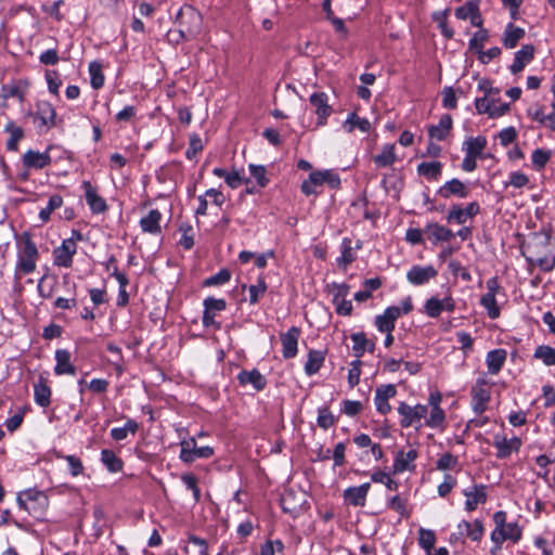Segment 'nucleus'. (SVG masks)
I'll return each mask as SVG.
<instances>
[{"instance_id": "nucleus-1", "label": "nucleus", "mask_w": 555, "mask_h": 555, "mask_svg": "<svg viewBox=\"0 0 555 555\" xmlns=\"http://www.w3.org/2000/svg\"><path fill=\"white\" fill-rule=\"evenodd\" d=\"M15 242L17 261L14 271L13 292L15 302L23 305L31 299V292H27L26 285L33 284V279L28 275L35 272V242L29 231H24L21 234L15 233Z\"/></svg>"}, {"instance_id": "nucleus-2", "label": "nucleus", "mask_w": 555, "mask_h": 555, "mask_svg": "<svg viewBox=\"0 0 555 555\" xmlns=\"http://www.w3.org/2000/svg\"><path fill=\"white\" fill-rule=\"evenodd\" d=\"M202 14L192 5L181 7L176 14V23L179 24V40H190L196 37L202 29Z\"/></svg>"}, {"instance_id": "nucleus-3", "label": "nucleus", "mask_w": 555, "mask_h": 555, "mask_svg": "<svg viewBox=\"0 0 555 555\" xmlns=\"http://www.w3.org/2000/svg\"><path fill=\"white\" fill-rule=\"evenodd\" d=\"M328 184L332 189H337L340 185V179L333 170H318L312 171L309 178L301 183V192L307 195H318L319 188L323 184Z\"/></svg>"}, {"instance_id": "nucleus-4", "label": "nucleus", "mask_w": 555, "mask_h": 555, "mask_svg": "<svg viewBox=\"0 0 555 555\" xmlns=\"http://www.w3.org/2000/svg\"><path fill=\"white\" fill-rule=\"evenodd\" d=\"M30 87V81L26 79H13L3 83L0 90V105L8 106L10 102L23 104Z\"/></svg>"}, {"instance_id": "nucleus-5", "label": "nucleus", "mask_w": 555, "mask_h": 555, "mask_svg": "<svg viewBox=\"0 0 555 555\" xmlns=\"http://www.w3.org/2000/svg\"><path fill=\"white\" fill-rule=\"evenodd\" d=\"M398 413L401 416V427L409 428L416 425V428H420L422 418L426 417L428 413V406L424 404L410 405L405 402H400Z\"/></svg>"}, {"instance_id": "nucleus-6", "label": "nucleus", "mask_w": 555, "mask_h": 555, "mask_svg": "<svg viewBox=\"0 0 555 555\" xmlns=\"http://www.w3.org/2000/svg\"><path fill=\"white\" fill-rule=\"evenodd\" d=\"M180 446V460L184 463H192L196 459H208L214 454V450L210 447L197 448L194 438L181 441Z\"/></svg>"}, {"instance_id": "nucleus-7", "label": "nucleus", "mask_w": 555, "mask_h": 555, "mask_svg": "<svg viewBox=\"0 0 555 555\" xmlns=\"http://www.w3.org/2000/svg\"><path fill=\"white\" fill-rule=\"evenodd\" d=\"M482 535L483 525L481 520L476 519L474 522L463 520L457 525V531L451 534L450 540L456 541L464 537H468L473 541L477 542L481 540Z\"/></svg>"}, {"instance_id": "nucleus-8", "label": "nucleus", "mask_w": 555, "mask_h": 555, "mask_svg": "<svg viewBox=\"0 0 555 555\" xmlns=\"http://www.w3.org/2000/svg\"><path fill=\"white\" fill-rule=\"evenodd\" d=\"M438 272L434 266H412L406 272V280L415 286L424 285L437 276Z\"/></svg>"}, {"instance_id": "nucleus-9", "label": "nucleus", "mask_w": 555, "mask_h": 555, "mask_svg": "<svg viewBox=\"0 0 555 555\" xmlns=\"http://www.w3.org/2000/svg\"><path fill=\"white\" fill-rule=\"evenodd\" d=\"M493 446L496 449V457L506 459L520 449L521 440L518 437L507 439L505 436L498 434L493 438Z\"/></svg>"}, {"instance_id": "nucleus-10", "label": "nucleus", "mask_w": 555, "mask_h": 555, "mask_svg": "<svg viewBox=\"0 0 555 555\" xmlns=\"http://www.w3.org/2000/svg\"><path fill=\"white\" fill-rule=\"evenodd\" d=\"M486 486L483 485H473L463 490V494L466 498L465 501V509L467 512H473L477 508L479 504H483L487 501V492Z\"/></svg>"}, {"instance_id": "nucleus-11", "label": "nucleus", "mask_w": 555, "mask_h": 555, "mask_svg": "<svg viewBox=\"0 0 555 555\" xmlns=\"http://www.w3.org/2000/svg\"><path fill=\"white\" fill-rule=\"evenodd\" d=\"M310 104L314 107L318 116V125H324L325 119L332 114V106L328 105V96L324 92H314L310 95Z\"/></svg>"}, {"instance_id": "nucleus-12", "label": "nucleus", "mask_w": 555, "mask_h": 555, "mask_svg": "<svg viewBox=\"0 0 555 555\" xmlns=\"http://www.w3.org/2000/svg\"><path fill=\"white\" fill-rule=\"evenodd\" d=\"M490 392L485 387V380H478L472 389V406L476 414L480 415L487 410Z\"/></svg>"}, {"instance_id": "nucleus-13", "label": "nucleus", "mask_w": 555, "mask_h": 555, "mask_svg": "<svg viewBox=\"0 0 555 555\" xmlns=\"http://www.w3.org/2000/svg\"><path fill=\"white\" fill-rule=\"evenodd\" d=\"M76 250L77 245L74 238L64 240L62 245L54 250L55 263L65 268L70 267Z\"/></svg>"}, {"instance_id": "nucleus-14", "label": "nucleus", "mask_w": 555, "mask_h": 555, "mask_svg": "<svg viewBox=\"0 0 555 555\" xmlns=\"http://www.w3.org/2000/svg\"><path fill=\"white\" fill-rule=\"evenodd\" d=\"M396 393H397L396 386L391 385V384H389V385H382V386L376 388L374 402H375V405H376V410L380 414L385 415L388 412H390L391 406L388 403V400L390 398H393L396 396Z\"/></svg>"}, {"instance_id": "nucleus-15", "label": "nucleus", "mask_w": 555, "mask_h": 555, "mask_svg": "<svg viewBox=\"0 0 555 555\" xmlns=\"http://www.w3.org/2000/svg\"><path fill=\"white\" fill-rule=\"evenodd\" d=\"M418 452L415 449L409 451H398L393 461V473L401 474L405 470L415 469L414 461L417 459Z\"/></svg>"}, {"instance_id": "nucleus-16", "label": "nucleus", "mask_w": 555, "mask_h": 555, "mask_svg": "<svg viewBox=\"0 0 555 555\" xmlns=\"http://www.w3.org/2000/svg\"><path fill=\"white\" fill-rule=\"evenodd\" d=\"M371 485L364 482L358 487H349L344 491V500L352 506H364Z\"/></svg>"}, {"instance_id": "nucleus-17", "label": "nucleus", "mask_w": 555, "mask_h": 555, "mask_svg": "<svg viewBox=\"0 0 555 555\" xmlns=\"http://www.w3.org/2000/svg\"><path fill=\"white\" fill-rule=\"evenodd\" d=\"M300 331L293 326L286 333L282 334V353L285 359L294 358L297 354V346Z\"/></svg>"}, {"instance_id": "nucleus-18", "label": "nucleus", "mask_w": 555, "mask_h": 555, "mask_svg": "<svg viewBox=\"0 0 555 555\" xmlns=\"http://www.w3.org/2000/svg\"><path fill=\"white\" fill-rule=\"evenodd\" d=\"M535 48L532 44H524L520 50L515 53L514 62L509 66L512 74L520 73L525 66L534 57Z\"/></svg>"}, {"instance_id": "nucleus-19", "label": "nucleus", "mask_w": 555, "mask_h": 555, "mask_svg": "<svg viewBox=\"0 0 555 555\" xmlns=\"http://www.w3.org/2000/svg\"><path fill=\"white\" fill-rule=\"evenodd\" d=\"M204 315H203V324L206 327L216 326L217 323L215 321L216 312L222 311L225 309V301L223 299H216L209 297L204 300Z\"/></svg>"}, {"instance_id": "nucleus-20", "label": "nucleus", "mask_w": 555, "mask_h": 555, "mask_svg": "<svg viewBox=\"0 0 555 555\" xmlns=\"http://www.w3.org/2000/svg\"><path fill=\"white\" fill-rule=\"evenodd\" d=\"M427 240L433 244L439 242H449L454 237V233L439 223H430L424 230Z\"/></svg>"}, {"instance_id": "nucleus-21", "label": "nucleus", "mask_w": 555, "mask_h": 555, "mask_svg": "<svg viewBox=\"0 0 555 555\" xmlns=\"http://www.w3.org/2000/svg\"><path fill=\"white\" fill-rule=\"evenodd\" d=\"M478 212H479V205L476 202L468 204L466 208H462L460 205H455L450 209L448 219L454 220L459 224H463L469 218L476 216Z\"/></svg>"}, {"instance_id": "nucleus-22", "label": "nucleus", "mask_w": 555, "mask_h": 555, "mask_svg": "<svg viewBox=\"0 0 555 555\" xmlns=\"http://www.w3.org/2000/svg\"><path fill=\"white\" fill-rule=\"evenodd\" d=\"M438 194L442 198H449L453 195L465 198L468 195V189L459 179H452L439 188Z\"/></svg>"}, {"instance_id": "nucleus-23", "label": "nucleus", "mask_w": 555, "mask_h": 555, "mask_svg": "<svg viewBox=\"0 0 555 555\" xmlns=\"http://www.w3.org/2000/svg\"><path fill=\"white\" fill-rule=\"evenodd\" d=\"M82 188L85 190V197L87 204L90 206L93 212L100 214L107 209V205L104 198L96 194V190L92 186V184L89 181H85L82 183Z\"/></svg>"}, {"instance_id": "nucleus-24", "label": "nucleus", "mask_w": 555, "mask_h": 555, "mask_svg": "<svg viewBox=\"0 0 555 555\" xmlns=\"http://www.w3.org/2000/svg\"><path fill=\"white\" fill-rule=\"evenodd\" d=\"M452 129V117L444 114L440 117L438 125H431L428 128L429 139H446Z\"/></svg>"}, {"instance_id": "nucleus-25", "label": "nucleus", "mask_w": 555, "mask_h": 555, "mask_svg": "<svg viewBox=\"0 0 555 555\" xmlns=\"http://www.w3.org/2000/svg\"><path fill=\"white\" fill-rule=\"evenodd\" d=\"M336 294L334 295V304L336 305V312L340 315H349L352 311V304L350 300L345 299L348 294L349 287L345 284L336 286Z\"/></svg>"}, {"instance_id": "nucleus-26", "label": "nucleus", "mask_w": 555, "mask_h": 555, "mask_svg": "<svg viewBox=\"0 0 555 555\" xmlns=\"http://www.w3.org/2000/svg\"><path fill=\"white\" fill-rule=\"evenodd\" d=\"M55 109L48 102L37 103V121L40 120L39 127L49 129L55 124Z\"/></svg>"}, {"instance_id": "nucleus-27", "label": "nucleus", "mask_w": 555, "mask_h": 555, "mask_svg": "<svg viewBox=\"0 0 555 555\" xmlns=\"http://www.w3.org/2000/svg\"><path fill=\"white\" fill-rule=\"evenodd\" d=\"M506 360V351L504 349H494L487 353L486 363L490 374H498Z\"/></svg>"}, {"instance_id": "nucleus-28", "label": "nucleus", "mask_w": 555, "mask_h": 555, "mask_svg": "<svg viewBox=\"0 0 555 555\" xmlns=\"http://www.w3.org/2000/svg\"><path fill=\"white\" fill-rule=\"evenodd\" d=\"M242 385L250 384L256 390H262L267 380L258 370L242 371L237 376Z\"/></svg>"}, {"instance_id": "nucleus-29", "label": "nucleus", "mask_w": 555, "mask_h": 555, "mask_svg": "<svg viewBox=\"0 0 555 555\" xmlns=\"http://www.w3.org/2000/svg\"><path fill=\"white\" fill-rule=\"evenodd\" d=\"M525 29L508 23L504 30L503 46L513 49L525 37Z\"/></svg>"}, {"instance_id": "nucleus-30", "label": "nucleus", "mask_w": 555, "mask_h": 555, "mask_svg": "<svg viewBox=\"0 0 555 555\" xmlns=\"http://www.w3.org/2000/svg\"><path fill=\"white\" fill-rule=\"evenodd\" d=\"M160 219L162 215L158 210L152 209L150 212L143 217L140 221V225L143 232H147L151 234H158L160 232Z\"/></svg>"}, {"instance_id": "nucleus-31", "label": "nucleus", "mask_w": 555, "mask_h": 555, "mask_svg": "<svg viewBox=\"0 0 555 555\" xmlns=\"http://www.w3.org/2000/svg\"><path fill=\"white\" fill-rule=\"evenodd\" d=\"M343 127L348 133H351L356 128L366 133L371 130V122L366 118L358 116L356 113H350L344 121Z\"/></svg>"}, {"instance_id": "nucleus-32", "label": "nucleus", "mask_w": 555, "mask_h": 555, "mask_svg": "<svg viewBox=\"0 0 555 555\" xmlns=\"http://www.w3.org/2000/svg\"><path fill=\"white\" fill-rule=\"evenodd\" d=\"M56 365L55 373L62 374H74L75 367L70 364V354L67 350H56L55 352Z\"/></svg>"}, {"instance_id": "nucleus-33", "label": "nucleus", "mask_w": 555, "mask_h": 555, "mask_svg": "<svg viewBox=\"0 0 555 555\" xmlns=\"http://www.w3.org/2000/svg\"><path fill=\"white\" fill-rule=\"evenodd\" d=\"M397 159L393 144H386L383 151L373 157L377 167L391 166Z\"/></svg>"}, {"instance_id": "nucleus-34", "label": "nucleus", "mask_w": 555, "mask_h": 555, "mask_svg": "<svg viewBox=\"0 0 555 555\" xmlns=\"http://www.w3.org/2000/svg\"><path fill=\"white\" fill-rule=\"evenodd\" d=\"M324 362V353L319 350H310L305 364V372L308 376L315 374Z\"/></svg>"}, {"instance_id": "nucleus-35", "label": "nucleus", "mask_w": 555, "mask_h": 555, "mask_svg": "<svg viewBox=\"0 0 555 555\" xmlns=\"http://www.w3.org/2000/svg\"><path fill=\"white\" fill-rule=\"evenodd\" d=\"M341 256L337 259L339 267L347 268L356 259V253L353 251L351 240L344 238L340 244Z\"/></svg>"}, {"instance_id": "nucleus-36", "label": "nucleus", "mask_w": 555, "mask_h": 555, "mask_svg": "<svg viewBox=\"0 0 555 555\" xmlns=\"http://www.w3.org/2000/svg\"><path fill=\"white\" fill-rule=\"evenodd\" d=\"M441 168L440 162H423L417 166V172L427 179H437L441 173Z\"/></svg>"}, {"instance_id": "nucleus-37", "label": "nucleus", "mask_w": 555, "mask_h": 555, "mask_svg": "<svg viewBox=\"0 0 555 555\" xmlns=\"http://www.w3.org/2000/svg\"><path fill=\"white\" fill-rule=\"evenodd\" d=\"M101 461L112 473L120 472L122 468V462L116 454L108 449H104L101 452Z\"/></svg>"}, {"instance_id": "nucleus-38", "label": "nucleus", "mask_w": 555, "mask_h": 555, "mask_svg": "<svg viewBox=\"0 0 555 555\" xmlns=\"http://www.w3.org/2000/svg\"><path fill=\"white\" fill-rule=\"evenodd\" d=\"M138 430V424L133 420H128L124 427H116L111 430L114 440L120 441L127 438L128 434L134 435Z\"/></svg>"}, {"instance_id": "nucleus-39", "label": "nucleus", "mask_w": 555, "mask_h": 555, "mask_svg": "<svg viewBox=\"0 0 555 555\" xmlns=\"http://www.w3.org/2000/svg\"><path fill=\"white\" fill-rule=\"evenodd\" d=\"M481 306L487 310L490 319L494 320L500 317V308L496 304L495 296L491 293H486L480 299Z\"/></svg>"}, {"instance_id": "nucleus-40", "label": "nucleus", "mask_w": 555, "mask_h": 555, "mask_svg": "<svg viewBox=\"0 0 555 555\" xmlns=\"http://www.w3.org/2000/svg\"><path fill=\"white\" fill-rule=\"evenodd\" d=\"M89 74L91 77V86L93 89H100L104 85V75L102 73V64L93 61L89 64Z\"/></svg>"}, {"instance_id": "nucleus-41", "label": "nucleus", "mask_w": 555, "mask_h": 555, "mask_svg": "<svg viewBox=\"0 0 555 555\" xmlns=\"http://www.w3.org/2000/svg\"><path fill=\"white\" fill-rule=\"evenodd\" d=\"M532 114V117L535 121L541 125L548 127L550 129H555V112H551L550 114H545L543 107H537L533 112L529 111Z\"/></svg>"}, {"instance_id": "nucleus-42", "label": "nucleus", "mask_w": 555, "mask_h": 555, "mask_svg": "<svg viewBox=\"0 0 555 555\" xmlns=\"http://www.w3.org/2000/svg\"><path fill=\"white\" fill-rule=\"evenodd\" d=\"M489 31L486 28H481L476 31L468 42V49L473 52H477L478 50H482L485 43L489 40Z\"/></svg>"}, {"instance_id": "nucleus-43", "label": "nucleus", "mask_w": 555, "mask_h": 555, "mask_svg": "<svg viewBox=\"0 0 555 555\" xmlns=\"http://www.w3.org/2000/svg\"><path fill=\"white\" fill-rule=\"evenodd\" d=\"M351 340L353 341V353L359 359L363 356L364 351L367 348V345L370 344V340L366 338L364 333H353L350 336Z\"/></svg>"}, {"instance_id": "nucleus-44", "label": "nucleus", "mask_w": 555, "mask_h": 555, "mask_svg": "<svg viewBox=\"0 0 555 555\" xmlns=\"http://www.w3.org/2000/svg\"><path fill=\"white\" fill-rule=\"evenodd\" d=\"M27 501H35V488H28L17 493L16 502L18 506V513H26L29 515V508Z\"/></svg>"}, {"instance_id": "nucleus-45", "label": "nucleus", "mask_w": 555, "mask_h": 555, "mask_svg": "<svg viewBox=\"0 0 555 555\" xmlns=\"http://www.w3.org/2000/svg\"><path fill=\"white\" fill-rule=\"evenodd\" d=\"M446 420L444 411L440 406L431 408L429 417L426 420V426L430 428H439L443 425Z\"/></svg>"}, {"instance_id": "nucleus-46", "label": "nucleus", "mask_w": 555, "mask_h": 555, "mask_svg": "<svg viewBox=\"0 0 555 555\" xmlns=\"http://www.w3.org/2000/svg\"><path fill=\"white\" fill-rule=\"evenodd\" d=\"M534 357L542 360L545 365H555V349L550 346L538 347Z\"/></svg>"}, {"instance_id": "nucleus-47", "label": "nucleus", "mask_w": 555, "mask_h": 555, "mask_svg": "<svg viewBox=\"0 0 555 555\" xmlns=\"http://www.w3.org/2000/svg\"><path fill=\"white\" fill-rule=\"evenodd\" d=\"M63 204V199L60 195H52L50 196L49 198V202H48V206L46 208H42L39 212V218L43 221V222H47L50 218V215L51 212L61 207Z\"/></svg>"}, {"instance_id": "nucleus-48", "label": "nucleus", "mask_w": 555, "mask_h": 555, "mask_svg": "<svg viewBox=\"0 0 555 555\" xmlns=\"http://www.w3.org/2000/svg\"><path fill=\"white\" fill-rule=\"evenodd\" d=\"M371 479L372 481L374 482H377V483H384L388 490L390 491H396L398 490V487H399V483L391 479L388 474L384 473V472H374L372 475H371Z\"/></svg>"}, {"instance_id": "nucleus-49", "label": "nucleus", "mask_w": 555, "mask_h": 555, "mask_svg": "<svg viewBox=\"0 0 555 555\" xmlns=\"http://www.w3.org/2000/svg\"><path fill=\"white\" fill-rule=\"evenodd\" d=\"M486 147V141H464L463 151L468 155L478 158Z\"/></svg>"}, {"instance_id": "nucleus-50", "label": "nucleus", "mask_w": 555, "mask_h": 555, "mask_svg": "<svg viewBox=\"0 0 555 555\" xmlns=\"http://www.w3.org/2000/svg\"><path fill=\"white\" fill-rule=\"evenodd\" d=\"M436 541V537L434 531L427 530V529H420V538L418 542L420 545L427 551L428 553L434 547Z\"/></svg>"}, {"instance_id": "nucleus-51", "label": "nucleus", "mask_w": 555, "mask_h": 555, "mask_svg": "<svg viewBox=\"0 0 555 555\" xmlns=\"http://www.w3.org/2000/svg\"><path fill=\"white\" fill-rule=\"evenodd\" d=\"M425 313L430 318H438L442 312V306L440 299L437 297H430L425 302Z\"/></svg>"}, {"instance_id": "nucleus-52", "label": "nucleus", "mask_w": 555, "mask_h": 555, "mask_svg": "<svg viewBox=\"0 0 555 555\" xmlns=\"http://www.w3.org/2000/svg\"><path fill=\"white\" fill-rule=\"evenodd\" d=\"M267 284L263 279H259L256 285H250L248 288L249 292V302L255 305L259 298L266 293Z\"/></svg>"}, {"instance_id": "nucleus-53", "label": "nucleus", "mask_w": 555, "mask_h": 555, "mask_svg": "<svg viewBox=\"0 0 555 555\" xmlns=\"http://www.w3.org/2000/svg\"><path fill=\"white\" fill-rule=\"evenodd\" d=\"M318 425L323 429H328L334 425L335 418L327 408H321L318 411Z\"/></svg>"}, {"instance_id": "nucleus-54", "label": "nucleus", "mask_w": 555, "mask_h": 555, "mask_svg": "<svg viewBox=\"0 0 555 555\" xmlns=\"http://www.w3.org/2000/svg\"><path fill=\"white\" fill-rule=\"evenodd\" d=\"M478 11V3L475 1H467L464 5L455 10V16L459 20H467L473 13Z\"/></svg>"}, {"instance_id": "nucleus-55", "label": "nucleus", "mask_w": 555, "mask_h": 555, "mask_svg": "<svg viewBox=\"0 0 555 555\" xmlns=\"http://www.w3.org/2000/svg\"><path fill=\"white\" fill-rule=\"evenodd\" d=\"M448 269L449 271L454 275V276H461L462 280L468 282L472 280V276L468 272V270L466 268H464L459 261L456 260H451L449 263H448Z\"/></svg>"}, {"instance_id": "nucleus-56", "label": "nucleus", "mask_w": 555, "mask_h": 555, "mask_svg": "<svg viewBox=\"0 0 555 555\" xmlns=\"http://www.w3.org/2000/svg\"><path fill=\"white\" fill-rule=\"evenodd\" d=\"M550 157H551V152L542 150V149H537L532 153L533 166L538 170L542 169L546 165V163L548 162Z\"/></svg>"}, {"instance_id": "nucleus-57", "label": "nucleus", "mask_w": 555, "mask_h": 555, "mask_svg": "<svg viewBox=\"0 0 555 555\" xmlns=\"http://www.w3.org/2000/svg\"><path fill=\"white\" fill-rule=\"evenodd\" d=\"M529 183L528 177L520 171H513L509 173V180L506 183V186H513L516 189H520L526 186Z\"/></svg>"}, {"instance_id": "nucleus-58", "label": "nucleus", "mask_w": 555, "mask_h": 555, "mask_svg": "<svg viewBox=\"0 0 555 555\" xmlns=\"http://www.w3.org/2000/svg\"><path fill=\"white\" fill-rule=\"evenodd\" d=\"M250 175L256 179L259 186L264 188L269 180L266 177V168L260 165H249Z\"/></svg>"}, {"instance_id": "nucleus-59", "label": "nucleus", "mask_w": 555, "mask_h": 555, "mask_svg": "<svg viewBox=\"0 0 555 555\" xmlns=\"http://www.w3.org/2000/svg\"><path fill=\"white\" fill-rule=\"evenodd\" d=\"M183 483L190 489L193 493V498L195 502H198L201 499V491L197 487V479L192 474H184L181 477Z\"/></svg>"}, {"instance_id": "nucleus-60", "label": "nucleus", "mask_w": 555, "mask_h": 555, "mask_svg": "<svg viewBox=\"0 0 555 555\" xmlns=\"http://www.w3.org/2000/svg\"><path fill=\"white\" fill-rule=\"evenodd\" d=\"M361 364L362 362L360 360H354L351 362V367L348 372V383L350 387L357 386L360 382Z\"/></svg>"}, {"instance_id": "nucleus-61", "label": "nucleus", "mask_w": 555, "mask_h": 555, "mask_svg": "<svg viewBox=\"0 0 555 555\" xmlns=\"http://www.w3.org/2000/svg\"><path fill=\"white\" fill-rule=\"evenodd\" d=\"M502 530L505 540L517 542L521 538V529L516 522H508Z\"/></svg>"}, {"instance_id": "nucleus-62", "label": "nucleus", "mask_w": 555, "mask_h": 555, "mask_svg": "<svg viewBox=\"0 0 555 555\" xmlns=\"http://www.w3.org/2000/svg\"><path fill=\"white\" fill-rule=\"evenodd\" d=\"M46 79L48 82L49 91L52 94L59 93V88L62 85V81L59 77V74L56 70H46Z\"/></svg>"}, {"instance_id": "nucleus-63", "label": "nucleus", "mask_w": 555, "mask_h": 555, "mask_svg": "<svg viewBox=\"0 0 555 555\" xmlns=\"http://www.w3.org/2000/svg\"><path fill=\"white\" fill-rule=\"evenodd\" d=\"M231 279V273L227 269L220 270L215 275H211L209 279L205 281V285L211 286V285H221L227 282H229Z\"/></svg>"}, {"instance_id": "nucleus-64", "label": "nucleus", "mask_w": 555, "mask_h": 555, "mask_svg": "<svg viewBox=\"0 0 555 555\" xmlns=\"http://www.w3.org/2000/svg\"><path fill=\"white\" fill-rule=\"evenodd\" d=\"M476 53L478 54V61L480 63L488 64L491 60L499 57L501 55L502 51H501V48L493 47L487 51H483V49L478 50Z\"/></svg>"}]
</instances>
